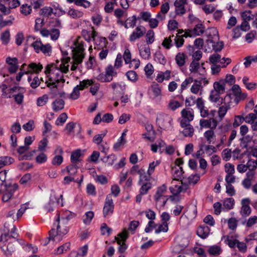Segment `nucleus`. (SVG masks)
Segmentation results:
<instances>
[{"mask_svg":"<svg viewBox=\"0 0 257 257\" xmlns=\"http://www.w3.org/2000/svg\"><path fill=\"white\" fill-rule=\"evenodd\" d=\"M69 57L63 59L61 61L57 60L55 63L48 64L44 71L47 80L46 83L50 89L57 87V84L60 82L64 83V74L69 70Z\"/></svg>","mask_w":257,"mask_h":257,"instance_id":"1","label":"nucleus"},{"mask_svg":"<svg viewBox=\"0 0 257 257\" xmlns=\"http://www.w3.org/2000/svg\"><path fill=\"white\" fill-rule=\"evenodd\" d=\"M74 216V214L70 211L66 210L62 215L61 222H60L59 214H58L56 222L54 224V226L56 227V230L53 228L49 231V237L47 238L44 245H47L50 240L53 242H59L63 239V237L66 234L68 231V227L66 224L68 220Z\"/></svg>","mask_w":257,"mask_h":257,"instance_id":"2","label":"nucleus"},{"mask_svg":"<svg viewBox=\"0 0 257 257\" xmlns=\"http://www.w3.org/2000/svg\"><path fill=\"white\" fill-rule=\"evenodd\" d=\"M74 46L72 50L73 62L71 67L72 71L76 69L78 65L82 63L85 56L84 43L81 40L80 38H78L75 41Z\"/></svg>","mask_w":257,"mask_h":257,"instance_id":"3","label":"nucleus"},{"mask_svg":"<svg viewBox=\"0 0 257 257\" xmlns=\"http://www.w3.org/2000/svg\"><path fill=\"white\" fill-rule=\"evenodd\" d=\"M208 37L209 39L207 40V42L212 44L213 49L215 51L221 50L223 46L222 42H216V44H215L216 42L219 40L218 31L216 29L211 28L209 30Z\"/></svg>","mask_w":257,"mask_h":257,"instance_id":"4","label":"nucleus"},{"mask_svg":"<svg viewBox=\"0 0 257 257\" xmlns=\"http://www.w3.org/2000/svg\"><path fill=\"white\" fill-rule=\"evenodd\" d=\"M35 51L39 53L42 52L46 56H50L52 52V47L50 44L44 45L40 40H36L31 44Z\"/></svg>","mask_w":257,"mask_h":257,"instance_id":"5","label":"nucleus"},{"mask_svg":"<svg viewBox=\"0 0 257 257\" xmlns=\"http://www.w3.org/2000/svg\"><path fill=\"white\" fill-rule=\"evenodd\" d=\"M204 65V63L200 64L196 61H192L189 66V71L194 76L204 77L206 74V71Z\"/></svg>","mask_w":257,"mask_h":257,"instance_id":"6","label":"nucleus"},{"mask_svg":"<svg viewBox=\"0 0 257 257\" xmlns=\"http://www.w3.org/2000/svg\"><path fill=\"white\" fill-rule=\"evenodd\" d=\"M156 122L161 128L169 129L173 125V118L169 115L161 113L157 115Z\"/></svg>","mask_w":257,"mask_h":257,"instance_id":"7","label":"nucleus"},{"mask_svg":"<svg viewBox=\"0 0 257 257\" xmlns=\"http://www.w3.org/2000/svg\"><path fill=\"white\" fill-rule=\"evenodd\" d=\"M167 191V187L165 185H163L159 187L157 192L154 196L155 200L157 204L161 207L165 206L168 200V197L165 195Z\"/></svg>","mask_w":257,"mask_h":257,"instance_id":"8","label":"nucleus"},{"mask_svg":"<svg viewBox=\"0 0 257 257\" xmlns=\"http://www.w3.org/2000/svg\"><path fill=\"white\" fill-rule=\"evenodd\" d=\"M8 234H3L0 238V247L2 249L6 255H10L15 251V247L14 244L12 242H9L7 247H5L6 243L8 242Z\"/></svg>","mask_w":257,"mask_h":257,"instance_id":"9","label":"nucleus"},{"mask_svg":"<svg viewBox=\"0 0 257 257\" xmlns=\"http://www.w3.org/2000/svg\"><path fill=\"white\" fill-rule=\"evenodd\" d=\"M128 233L126 229L119 233L117 236L115 237L117 243L119 245L118 248V251L120 253H123L127 248V245L125 243V240L128 238Z\"/></svg>","mask_w":257,"mask_h":257,"instance_id":"10","label":"nucleus"},{"mask_svg":"<svg viewBox=\"0 0 257 257\" xmlns=\"http://www.w3.org/2000/svg\"><path fill=\"white\" fill-rule=\"evenodd\" d=\"M114 205L111 194L106 196L103 208V215L105 218L109 217L113 212Z\"/></svg>","mask_w":257,"mask_h":257,"instance_id":"11","label":"nucleus"},{"mask_svg":"<svg viewBox=\"0 0 257 257\" xmlns=\"http://www.w3.org/2000/svg\"><path fill=\"white\" fill-rule=\"evenodd\" d=\"M5 189L3 192L2 200L4 202H7L13 196L14 192L18 189L17 184L5 185Z\"/></svg>","mask_w":257,"mask_h":257,"instance_id":"12","label":"nucleus"},{"mask_svg":"<svg viewBox=\"0 0 257 257\" xmlns=\"http://www.w3.org/2000/svg\"><path fill=\"white\" fill-rule=\"evenodd\" d=\"M205 31V27L202 24H198L195 25L194 28L192 29L185 30L184 36L185 38L195 37L197 36H200Z\"/></svg>","mask_w":257,"mask_h":257,"instance_id":"13","label":"nucleus"},{"mask_svg":"<svg viewBox=\"0 0 257 257\" xmlns=\"http://www.w3.org/2000/svg\"><path fill=\"white\" fill-rule=\"evenodd\" d=\"M231 91V95H233L234 96L235 105L237 104L241 100L245 99L247 96L246 94L241 92L240 87L237 84H234L232 86Z\"/></svg>","mask_w":257,"mask_h":257,"instance_id":"14","label":"nucleus"},{"mask_svg":"<svg viewBox=\"0 0 257 257\" xmlns=\"http://www.w3.org/2000/svg\"><path fill=\"white\" fill-rule=\"evenodd\" d=\"M146 33V29L143 26H139L136 28L129 37V41L134 42L137 40L143 37Z\"/></svg>","mask_w":257,"mask_h":257,"instance_id":"15","label":"nucleus"},{"mask_svg":"<svg viewBox=\"0 0 257 257\" xmlns=\"http://www.w3.org/2000/svg\"><path fill=\"white\" fill-rule=\"evenodd\" d=\"M172 175L173 177V180L172 184L174 181H182L183 179L185 181V178L184 177V173L182 167L174 166L172 168Z\"/></svg>","mask_w":257,"mask_h":257,"instance_id":"16","label":"nucleus"},{"mask_svg":"<svg viewBox=\"0 0 257 257\" xmlns=\"http://www.w3.org/2000/svg\"><path fill=\"white\" fill-rule=\"evenodd\" d=\"M181 115L182 118L180 120V123H181V122L190 123V121L194 119V112L192 108H185L181 111Z\"/></svg>","mask_w":257,"mask_h":257,"instance_id":"17","label":"nucleus"},{"mask_svg":"<svg viewBox=\"0 0 257 257\" xmlns=\"http://www.w3.org/2000/svg\"><path fill=\"white\" fill-rule=\"evenodd\" d=\"M197 208L196 206L192 205L188 207L184 213L180 216V220L187 218L189 220H192L197 215Z\"/></svg>","mask_w":257,"mask_h":257,"instance_id":"18","label":"nucleus"},{"mask_svg":"<svg viewBox=\"0 0 257 257\" xmlns=\"http://www.w3.org/2000/svg\"><path fill=\"white\" fill-rule=\"evenodd\" d=\"M187 4V0H175L174 5L176 15L181 16L186 13L185 5Z\"/></svg>","mask_w":257,"mask_h":257,"instance_id":"19","label":"nucleus"},{"mask_svg":"<svg viewBox=\"0 0 257 257\" xmlns=\"http://www.w3.org/2000/svg\"><path fill=\"white\" fill-rule=\"evenodd\" d=\"M6 63L8 65V69L10 73H14L19 68L18 61L16 57H9L6 59Z\"/></svg>","mask_w":257,"mask_h":257,"instance_id":"20","label":"nucleus"},{"mask_svg":"<svg viewBox=\"0 0 257 257\" xmlns=\"http://www.w3.org/2000/svg\"><path fill=\"white\" fill-rule=\"evenodd\" d=\"M185 181H184L183 179L181 181V185H174V186H171L170 188V190L171 192L175 195L179 194L181 192H184L186 191L189 188V184L186 183Z\"/></svg>","mask_w":257,"mask_h":257,"instance_id":"21","label":"nucleus"},{"mask_svg":"<svg viewBox=\"0 0 257 257\" xmlns=\"http://www.w3.org/2000/svg\"><path fill=\"white\" fill-rule=\"evenodd\" d=\"M140 55L142 58L145 60H149L151 57V51L150 47L146 44L138 45Z\"/></svg>","mask_w":257,"mask_h":257,"instance_id":"22","label":"nucleus"},{"mask_svg":"<svg viewBox=\"0 0 257 257\" xmlns=\"http://www.w3.org/2000/svg\"><path fill=\"white\" fill-rule=\"evenodd\" d=\"M250 200L248 198H244L241 200L242 207L240 213L243 216H248L251 213V208L249 206Z\"/></svg>","mask_w":257,"mask_h":257,"instance_id":"23","label":"nucleus"},{"mask_svg":"<svg viewBox=\"0 0 257 257\" xmlns=\"http://www.w3.org/2000/svg\"><path fill=\"white\" fill-rule=\"evenodd\" d=\"M245 122L251 124V128L253 131H257V115L253 113H250L245 117Z\"/></svg>","mask_w":257,"mask_h":257,"instance_id":"24","label":"nucleus"},{"mask_svg":"<svg viewBox=\"0 0 257 257\" xmlns=\"http://www.w3.org/2000/svg\"><path fill=\"white\" fill-rule=\"evenodd\" d=\"M180 125L183 128L181 132L184 137H191L193 135L194 128L190 123L181 122V123H180Z\"/></svg>","mask_w":257,"mask_h":257,"instance_id":"25","label":"nucleus"},{"mask_svg":"<svg viewBox=\"0 0 257 257\" xmlns=\"http://www.w3.org/2000/svg\"><path fill=\"white\" fill-rule=\"evenodd\" d=\"M209 60L212 65L216 64V63L219 62H220V63L222 64L223 62L221 61L222 60L224 61V63H226V65L230 64L231 62V59L229 58H223L221 59V56L217 53H215L211 55L209 57Z\"/></svg>","mask_w":257,"mask_h":257,"instance_id":"26","label":"nucleus"},{"mask_svg":"<svg viewBox=\"0 0 257 257\" xmlns=\"http://www.w3.org/2000/svg\"><path fill=\"white\" fill-rule=\"evenodd\" d=\"M43 65L39 63H31L28 66V70L25 72L26 74L29 73H39L43 69Z\"/></svg>","mask_w":257,"mask_h":257,"instance_id":"27","label":"nucleus"},{"mask_svg":"<svg viewBox=\"0 0 257 257\" xmlns=\"http://www.w3.org/2000/svg\"><path fill=\"white\" fill-rule=\"evenodd\" d=\"M221 102L222 104L230 109L235 105V98H233L231 94H227L221 99Z\"/></svg>","mask_w":257,"mask_h":257,"instance_id":"28","label":"nucleus"},{"mask_svg":"<svg viewBox=\"0 0 257 257\" xmlns=\"http://www.w3.org/2000/svg\"><path fill=\"white\" fill-rule=\"evenodd\" d=\"M203 136L206 142L208 144H214L216 143V135L213 130H207L204 132Z\"/></svg>","mask_w":257,"mask_h":257,"instance_id":"29","label":"nucleus"},{"mask_svg":"<svg viewBox=\"0 0 257 257\" xmlns=\"http://www.w3.org/2000/svg\"><path fill=\"white\" fill-rule=\"evenodd\" d=\"M149 93L154 98H157L162 95L161 88L158 84L153 83L149 89Z\"/></svg>","mask_w":257,"mask_h":257,"instance_id":"30","label":"nucleus"},{"mask_svg":"<svg viewBox=\"0 0 257 257\" xmlns=\"http://www.w3.org/2000/svg\"><path fill=\"white\" fill-rule=\"evenodd\" d=\"M171 71L166 70L164 72H159L157 74L156 80L159 83H162L164 80H169L171 78Z\"/></svg>","mask_w":257,"mask_h":257,"instance_id":"31","label":"nucleus"},{"mask_svg":"<svg viewBox=\"0 0 257 257\" xmlns=\"http://www.w3.org/2000/svg\"><path fill=\"white\" fill-rule=\"evenodd\" d=\"M225 80L220 79L218 81L215 82L213 84V87L215 91L219 94H223L225 92Z\"/></svg>","mask_w":257,"mask_h":257,"instance_id":"32","label":"nucleus"},{"mask_svg":"<svg viewBox=\"0 0 257 257\" xmlns=\"http://www.w3.org/2000/svg\"><path fill=\"white\" fill-rule=\"evenodd\" d=\"M5 228L6 232L4 234L9 233V236H8V240H10L11 238H16L18 237V234L16 232V227L12 224L10 228L7 227L6 224H5Z\"/></svg>","mask_w":257,"mask_h":257,"instance_id":"33","label":"nucleus"},{"mask_svg":"<svg viewBox=\"0 0 257 257\" xmlns=\"http://www.w3.org/2000/svg\"><path fill=\"white\" fill-rule=\"evenodd\" d=\"M222 239H224V242L230 248H233L236 246V244L238 241L232 235L223 236Z\"/></svg>","mask_w":257,"mask_h":257,"instance_id":"34","label":"nucleus"},{"mask_svg":"<svg viewBox=\"0 0 257 257\" xmlns=\"http://www.w3.org/2000/svg\"><path fill=\"white\" fill-rule=\"evenodd\" d=\"M210 228L208 226H200L197 230V235L202 238H206L210 233Z\"/></svg>","mask_w":257,"mask_h":257,"instance_id":"35","label":"nucleus"},{"mask_svg":"<svg viewBox=\"0 0 257 257\" xmlns=\"http://www.w3.org/2000/svg\"><path fill=\"white\" fill-rule=\"evenodd\" d=\"M186 56L184 53H178L175 57V62L177 65L181 67L183 66L186 62Z\"/></svg>","mask_w":257,"mask_h":257,"instance_id":"36","label":"nucleus"},{"mask_svg":"<svg viewBox=\"0 0 257 257\" xmlns=\"http://www.w3.org/2000/svg\"><path fill=\"white\" fill-rule=\"evenodd\" d=\"M67 14L71 18L79 19L82 18L84 15L83 12L75 10L74 9H70L67 12Z\"/></svg>","mask_w":257,"mask_h":257,"instance_id":"37","label":"nucleus"},{"mask_svg":"<svg viewBox=\"0 0 257 257\" xmlns=\"http://www.w3.org/2000/svg\"><path fill=\"white\" fill-rule=\"evenodd\" d=\"M195 83L192 85L190 91L191 92L195 94H197L198 93L201 94V82L200 81H198L197 80H194Z\"/></svg>","mask_w":257,"mask_h":257,"instance_id":"38","label":"nucleus"},{"mask_svg":"<svg viewBox=\"0 0 257 257\" xmlns=\"http://www.w3.org/2000/svg\"><path fill=\"white\" fill-rule=\"evenodd\" d=\"M14 160L11 157L8 156L0 157V169L4 167L12 164Z\"/></svg>","mask_w":257,"mask_h":257,"instance_id":"39","label":"nucleus"},{"mask_svg":"<svg viewBox=\"0 0 257 257\" xmlns=\"http://www.w3.org/2000/svg\"><path fill=\"white\" fill-rule=\"evenodd\" d=\"M10 0H0V11L6 15L10 13V8L8 7L9 1Z\"/></svg>","mask_w":257,"mask_h":257,"instance_id":"40","label":"nucleus"},{"mask_svg":"<svg viewBox=\"0 0 257 257\" xmlns=\"http://www.w3.org/2000/svg\"><path fill=\"white\" fill-rule=\"evenodd\" d=\"M64 101L61 99H56L52 103L53 109L55 111H60L64 108Z\"/></svg>","mask_w":257,"mask_h":257,"instance_id":"41","label":"nucleus"},{"mask_svg":"<svg viewBox=\"0 0 257 257\" xmlns=\"http://www.w3.org/2000/svg\"><path fill=\"white\" fill-rule=\"evenodd\" d=\"M146 42L148 45L153 43L155 40V32L152 30H149L147 31L146 35Z\"/></svg>","mask_w":257,"mask_h":257,"instance_id":"42","label":"nucleus"},{"mask_svg":"<svg viewBox=\"0 0 257 257\" xmlns=\"http://www.w3.org/2000/svg\"><path fill=\"white\" fill-rule=\"evenodd\" d=\"M136 23L137 18L136 16H133L132 17H128L125 21V28H133L136 26Z\"/></svg>","mask_w":257,"mask_h":257,"instance_id":"43","label":"nucleus"},{"mask_svg":"<svg viewBox=\"0 0 257 257\" xmlns=\"http://www.w3.org/2000/svg\"><path fill=\"white\" fill-rule=\"evenodd\" d=\"M31 86L33 88H36L38 87L40 84V80L38 76H35L32 77L29 76L28 78Z\"/></svg>","mask_w":257,"mask_h":257,"instance_id":"44","label":"nucleus"},{"mask_svg":"<svg viewBox=\"0 0 257 257\" xmlns=\"http://www.w3.org/2000/svg\"><path fill=\"white\" fill-rule=\"evenodd\" d=\"M249 79L247 77L244 76L242 78V82L246 88L250 90H254L256 87V83L254 82H248Z\"/></svg>","mask_w":257,"mask_h":257,"instance_id":"45","label":"nucleus"},{"mask_svg":"<svg viewBox=\"0 0 257 257\" xmlns=\"http://www.w3.org/2000/svg\"><path fill=\"white\" fill-rule=\"evenodd\" d=\"M116 157L114 154H111L110 155L104 156L101 158V160L105 163H107L109 165H111L116 160Z\"/></svg>","mask_w":257,"mask_h":257,"instance_id":"46","label":"nucleus"},{"mask_svg":"<svg viewBox=\"0 0 257 257\" xmlns=\"http://www.w3.org/2000/svg\"><path fill=\"white\" fill-rule=\"evenodd\" d=\"M94 217V213L92 211H88L85 213L83 216V222L86 225L90 223Z\"/></svg>","mask_w":257,"mask_h":257,"instance_id":"47","label":"nucleus"},{"mask_svg":"<svg viewBox=\"0 0 257 257\" xmlns=\"http://www.w3.org/2000/svg\"><path fill=\"white\" fill-rule=\"evenodd\" d=\"M105 72L106 74L111 78L112 80L113 77L116 76L117 72L116 70L111 65H109L105 68Z\"/></svg>","mask_w":257,"mask_h":257,"instance_id":"48","label":"nucleus"},{"mask_svg":"<svg viewBox=\"0 0 257 257\" xmlns=\"http://www.w3.org/2000/svg\"><path fill=\"white\" fill-rule=\"evenodd\" d=\"M209 253L213 255H218L222 252L221 247L218 245H213L208 249Z\"/></svg>","mask_w":257,"mask_h":257,"instance_id":"49","label":"nucleus"},{"mask_svg":"<svg viewBox=\"0 0 257 257\" xmlns=\"http://www.w3.org/2000/svg\"><path fill=\"white\" fill-rule=\"evenodd\" d=\"M48 96L47 94H44L43 96L39 97L37 100V105L38 106H43L45 105L48 101Z\"/></svg>","mask_w":257,"mask_h":257,"instance_id":"50","label":"nucleus"},{"mask_svg":"<svg viewBox=\"0 0 257 257\" xmlns=\"http://www.w3.org/2000/svg\"><path fill=\"white\" fill-rule=\"evenodd\" d=\"M229 109V108H228V107H226L223 104H222V105H221L219 107L218 110L217 111V113L218 117L220 120H222L223 119V118L226 115L227 111Z\"/></svg>","mask_w":257,"mask_h":257,"instance_id":"51","label":"nucleus"},{"mask_svg":"<svg viewBox=\"0 0 257 257\" xmlns=\"http://www.w3.org/2000/svg\"><path fill=\"white\" fill-rule=\"evenodd\" d=\"M184 37H185L184 36V34L181 35H176L175 38L174 39L175 44L177 48H180L182 47L184 43Z\"/></svg>","mask_w":257,"mask_h":257,"instance_id":"52","label":"nucleus"},{"mask_svg":"<svg viewBox=\"0 0 257 257\" xmlns=\"http://www.w3.org/2000/svg\"><path fill=\"white\" fill-rule=\"evenodd\" d=\"M174 37V35H170L169 37L165 38L162 42V46L166 49H169L173 46L171 38Z\"/></svg>","mask_w":257,"mask_h":257,"instance_id":"53","label":"nucleus"},{"mask_svg":"<svg viewBox=\"0 0 257 257\" xmlns=\"http://www.w3.org/2000/svg\"><path fill=\"white\" fill-rule=\"evenodd\" d=\"M97 79L102 82H108L112 80L105 73H102L97 76Z\"/></svg>","mask_w":257,"mask_h":257,"instance_id":"54","label":"nucleus"},{"mask_svg":"<svg viewBox=\"0 0 257 257\" xmlns=\"http://www.w3.org/2000/svg\"><path fill=\"white\" fill-rule=\"evenodd\" d=\"M225 67L226 65L223 64L221 66L220 65L217 64L212 65L211 66V74L213 75H217L220 72L221 68Z\"/></svg>","mask_w":257,"mask_h":257,"instance_id":"55","label":"nucleus"},{"mask_svg":"<svg viewBox=\"0 0 257 257\" xmlns=\"http://www.w3.org/2000/svg\"><path fill=\"white\" fill-rule=\"evenodd\" d=\"M10 33L9 30L5 31L2 33L1 36V39L3 44L5 45L7 44L10 41Z\"/></svg>","mask_w":257,"mask_h":257,"instance_id":"56","label":"nucleus"},{"mask_svg":"<svg viewBox=\"0 0 257 257\" xmlns=\"http://www.w3.org/2000/svg\"><path fill=\"white\" fill-rule=\"evenodd\" d=\"M243 121H245V117L241 115H236L234 117V121L233 122V126L234 127H237L239 126L241 123H243Z\"/></svg>","mask_w":257,"mask_h":257,"instance_id":"57","label":"nucleus"},{"mask_svg":"<svg viewBox=\"0 0 257 257\" xmlns=\"http://www.w3.org/2000/svg\"><path fill=\"white\" fill-rule=\"evenodd\" d=\"M234 204V199L232 198H227L223 202V207L227 209L233 208Z\"/></svg>","mask_w":257,"mask_h":257,"instance_id":"58","label":"nucleus"},{"mask_svg":"<svg viewBox=\"0 0 257 257\" xmlns=\"http://www.w3.org/2000/svg\"><path fill=\"white\" fill-rule=\"evenodd\" d=\"M178 23L175 20H169L167 25L168 30L172 31L178 29Z\"/></svg>","mask_w":257,"mask_h":257,"instance_id":"59","label":"nucleus"},{"mask_svg":"<svg viewBox=\"0 0 257 257\" xmlns=\"http://www.w3.org/2000/svg\"><path fill=\"white\" fill-rule=\"evenodd\" d=\"M160 163V161L157 160L156 161H153L149 164L148 170V174L149 176H151L154 172L155 168L158 166Z\"/></svg>","mask_w":257,"mask_h":257,"instance_id":"60","label":"nucleus"},{"mask_svg":"<svg viewBox=\"0 0 257 257\" xmlns=\"http://www.w3.org/2000/svg\"><path fill=\"white\" fill-rule=\"evenodd\" d=\"M31 178L32 176L30 174H26L21 178L20 180V183L23 186H26L30 182Z\"/></svg>","mask_w":257,"mask_h":257,"instance_id":"61","label":"nucleus"},{"mask_svg":"<svg viewBox=\"0 0 257 257\" xmlns=\"http://www.w3.org/2000/svg\"><path fill=\"white\" fill-rule=\"evenodd\" d=\"M21 131V125L20 123L16 121L14 122L11 127V131L13 134H19Z\"/></svg>","mask_w":257,"mask_h":257,"instance_id":"62","label":"nucleus"},{"mask_svg":"<svg viewBox=\"0 0 257 257\" xmlns=\"http://www.w3.org/2000/svg\"><path fill=\"white\" fill-rule=\"evenodd\" d=\"M44 25V19L43 18H37L35 20V30L39 31L42 29V27Z\"/></svg>","mask_w":257,"mask_h":257,"instance_id":"63","label":"nucleus"},{"mask_svg":"<svg viewBox=\"0 0 257 257\" xmlns=\"http://www.w3.org/2000/svg\"><path fill=\"white\" fill-rule=\"evenodd\" d=\"M200 179V176L198 174H194L190 176L187 178V182L189 184L195 185Z\"/></svg>","mask_w":257,"mask_h":257,"instance_id":"64","label":"nucleus"}]
</instances>
